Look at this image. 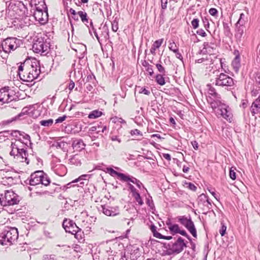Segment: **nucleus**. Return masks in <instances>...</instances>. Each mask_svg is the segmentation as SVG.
Here are the masks:
<instances>
[{
	"label": "nucleus",
	"mask_w": 260,
	"mask_h": 260,
	"mask_svg": "<svg viewBox=\"0 0 260 260\" xmlns=\"http://www.w3.org/2000/svg\"><path fill=\"white\" fill-rule=\"evenodd\" d=\"M100 29H102V31L101 34H100V38H103L104 40H107L109 38V29L108 26L106 25H104L102 28H100Z\"/></svg>",
	"instance_id": "30"
},
{
	"label": "nucleus",
	"mask_w": 260,
	"mask_h": 260,
	"mask_svg": "<svg viewBox=\"0 0 260 260\" xmlns=\"http://www.w3.org/2000/svg\"><path fill=\"white\" fill-rule=\"evenodd\" d=\"M21 40L14 37H9L1 43L3 50L6 53H10L20 46Z\"/></svg>",
	"instance_id": "8"
},
{
	"label": "nucleus",
	"mask_w": 260,
	"mask_h": 260,
	"mask_svg": "<svg viewBox=\"0 0 260 260\" xmlns=\"http://www.w3.org/2000/svg\"><path fill=\"white\" fill-rule=\"evenodd\" d=\"M197 34L202 37H205L207 36V34L202 28H200L197 31Z\"/></svg>",
	"instance_id": "56"
},
{
	"label": "nucleus",
	"mask_w": 260,
	"mask_h": 260,
	"mask_svg": "<svg viewBox=\"0 0 260 260\" xmlns=\"http://www.w3.org/2000/svg\"><path fill=\"white\" fill-rule=\"evenodd\" d=\"M128 181L131 182L134 184H135L137 185V186L139 188H141V186H142L143 188H144L142 182L140 180H138L137 178H136L135 177H134L133 176H132L130 175H127L124 182H128Z\"/></svg>",
	"instance_id": "26"
},
{
	"label": "nucleus",
	"mask_w": 260,
	"mask_h": 260,
	"mask_svg": "<svg viewBox=\"0 0 260 260\" xmlns=\"http://www.w3.org/2000/svg\"><path fill=\"white\" fill-rule=\"evenodd\" d=\"M128 189L132 193V196L138 192L136 188L131 184L128 183Z\"/></svg>",
	"instance_id": "49"
},
{
	"label": "nucleus",
	"mask_w": 260,
	"mask_h": 260,
	"mask_svg": "<svg viewBox=\"0 0 260 260\" xmlns=\"http://www.w3.org/2000/svg\"><path fill=\"white\" fill-rule=\"evenodd\" d=\"M89 175L87 174L82 175L78 178L72 181L71 182L68 183L66 185V187L68 188L72 186L77 185L78 186L82 187L85 184H87L88 178H89Z\"/></svg>",
	"instance_id": "12"
},
{
	"label": "nucleus",
	"mask_w": 260,
	"mask_h": 260,
	"mask_svg": "<svg viewBox=\"0 0 260 260\" xmlns=\"http://www.w3.org/2000/svg\"><path fill=\"white\" fill-rule=\"evenodd\" d=\"M53 171L56 175L63 176L66 174L67 169L65 166L62 164H57L53 167Z\"/></svg>",
	"instance_id": "21"
},
{
	"label": "nucleus",
	"mask_w": 260,
	"mask_h": 260,
	"mask_svg": "<svg viewBox=\"0 0 260 260\" xmlns=\"http://www.w3.org/2000/svg\"><path fill=\"white\" fill-rule=\"evenodd\" d=\"M62 226L66 232L72 234H73L76 230H79V227L71 220L64 219L62 223Z\"/></svg>",
	"instance_id": "15"
},
{
	"label": "nucleus",
	"mask_w": 260,
	"mask_h": 260,
	"mask_svg": "<svg viewBox=\"0 0 260 260\" xmlns=\"http://www.w3.org/2000/svg\"><path fill=\"white\" fill-rule=\"evenodd\" d=\"M34 16L36 20L41 24H44L48 21V15L47 11H35Z\"/></svg>",
	"instance_id": "16"
},
{
	"label": "nucleus",
	"mask_w": 260,
	"mask_h": 260,
	"mask_svg": "<svg viewBox=\"0 0 260 260\" xmlns=\"http://www.w3.org/2000/svg\"><path fill=\"white\" fill-rule=\"evenodd\" d=\"M156 81L160 85H164L165 84V79L162 75L160 74L156 76Z\"/></svg>",
	"instance_id": "41"
},
{
	"label": "nucleus",
	"mask_w": 260,
	"mask_h": 260,
	"mask_svg": "<svg viewBox=\"0 0 260 260\" xmlns=\"http://www.w3.org/2000/svg\"><path fill=\"white\" fill-rule=\"evenodd\" d=\"M180 223L185 226L193 237H197L196 229L190 215L188 217L185 216H180Z\"/></svg>",
	"instance_id": "10"
},
{
	"label": "nucleus",
	"mask_w": 260,
	"mask_h": 260,
	"mask_svg": "<svg viewBox=\"0 0 260 260\" xmlns=\"http://www.w3.org/2000/svg\"><path fill=\"white\" fill-rule=\"evenodd\" d=\"M69 163L71 165H74L76 166H79L81 165V159L80 155L78 154L72 156L69 159Z\"/></svg>",
	"instance_id": "27"
},
{
	"label": "nucleus",
	"mask_w": 260,
	"mask_h": 260,
	"mask_svg": "<svg viewBox=\"0 0 260 260\" xmlns=\"http://www.w3.org/2000/svg\"><path fill=\"white\" fill-rule=\"evenodd\" d=\"M67 118L66 115H63L61 117H59L55 120V123H61L66 120Z\"/></svg>",
	"instance_id": "60"
},
{
	"label": "nucleus",
	"mask_w": 260,
	"mask_h": 260,
	"mask_svg": "<svg viewBox=\"0 0 260 260\" xmlns=\"http://www.w3.org/2000/svg\"><path fill=\"white\" fill-rule=\"evenodd\" d=\"M208 87V92L209 95H211L212 96H209V98L207 99L208 103L210 105V100H212V101H216V100H220L221 99V96L219 94H218L215 89L214 87L212 86L211 84H208L207 85Z\"/></svg>",
	"instance_id": "18"
},
{
	"label": "nucleus",
	"mask_w": 260,
	"mask_h": 260,
	"mask_svg": "<svg viewBox=\"0 0 260 260\" xmlns=\"http://www.w3.org/2000/svg\"><path fill=\"white\" fill-rule=\"evenodd\" d=\"M180 235L186 237L190 241H192L191 237L187 234L185 230L180 229Z\"/></svg>",
	"instance_id": "51"
},
{
	"label": "nucleus",
	"mask_w": 260,
	"mask_h": 260,
	"mask_svg": "<svg viewBox=\"0 0 260 260\" xmlns=\"http://www.w3.org/2000/svg\"><path fill=\"white\" fill-rule=\"evenodd\" d=\"M24 114L23 113H20L19 114H18V115L12 118L10 120H8L7 121V123H10L11 122H12V121H16L17 120H18L20 119V117L23 115Z\"/></svg>",
	"instance_id": "50"
},
{
	"label": "nucleus",
	"mask_w": 260,
	"mask_h": 260,
	"mask_svg": "<svg viewBox=\"0 0 260 260\" xmlns=\"http://www.w3.org/2000/svg\"><path fill=\"white\" fill-rule=\"evenodd\" d=\"M235 54H236V56L232 61V65L233 67L234 71L237 72L239 71V68L241 66L240 56L239 51L238 50L235 51Z\"/></svg>",
	"instance_id": "22"
},
{
	"label": "nucleus",
	"mask_w": 260,
	"mask_h": 260,
	"mask_svg": "<svg viewBox=\"0 0 260 260\" xmlns=\"http://www.w3.org/2000/svg\"><path fill=\"white\" fill-rule=\"evenodd\" d=\"M103 114L102 112L98 110L91 111L88 115V118L90 119H95L100 117Z\"/></svg>",
	"instance_id": "36"
},
{
	"label": "nucleus",
	"mask_w": 260,
	"mask_h": 260,
	"mask_svg": "<svg viewBox=\"0 0 260 260\" xmlns=\"http://www.w3.org/2000/svg\"><path fill=\"white\" fill-rule=\"evenodd\" d=\"M11 136L14 138L15 141L11 142L10 155L14 156L17 161L26 162L28 164L29 161L26 157L27 153L25 148L28 143L30 142V136L24 132L17 130L12 131Z\"/></svg>",
	"instance_id": "1"
},
{
	"label": "nucleus",
	"mask_w": 260,
	"mask_h": 260,
	"mask_svg": "<svg viewBox=\"0 0 260 260\" xmlns=\"http://www.w3.org/2000/svg\"><path fill=\"white\" fill-rule=\"evenodd\" d=\"M101 208L100 211L107 216H114L119 213V207L117 206H111L108 205H104L101 206Z\"/></svg>",
	"instance_id": "13"
},
{
	"label": "nucleus",
	"mask_w": 260,
	"mask_h": 260,
	"mask_svg": "<svg viewBox=\"0 0 260 260\" xmlns=\"http://www.w3.org/2000/svg\"><path fill=\"white\" fill-rule=\"evenodd\" d=\"M245 30V26H235V37L237 41L240 42Z\"/></svg>",
	"instance_id": "24"
},
{
	"label": "nucleus",
	"mask_w": 260,
	"mask_h": 260,
	"mask_svg": "<svg viewBox=\"0 0 260 260\" xmlns=\"http://www.w3.org/2000/svg\"><path fill=\"white\" fill-rule=\"evenodd\" d=\"M73 235H74L75 238L77 239L79 242H80L81 240H83L84 234L82 230L79 228V230H76Z\"/></svg>",
	"instance_id": "34"
},
{
	"label": "nucleus",
	"mask_w": 260,
	"mask_h": 260,
	"mask_svg": "<svg viewBox=\"0 0 260 260\" xmlns=\"http://www.w3.org/2000/svg\"><path fill=\"white\" fill-rule=\"evenodd\" d=\"M210 101L211 107L218 115H220L229 122L232 121L233 114L231 108L228 105L222 103L220 100L212 101L210 100Z\"/></svg>",
	"instance_id": "2"
},
{
	"label": "nucleus",
	"mask_w": 260,
	"mask_h": 260,
	"mask_svg": "<svg viewBox=\"0 0 260 260\" xmlns=\"http://www.w3.org/2000/svg\"><path fill=\"white\" fill-rule=\"evenodd\" d=\"M250 111L253 116L260 113V95L252 103Z\"/></svg>",
	"instance_id": "19"
},
{
	"label": "nucleus",
	"mask_w": 260,
	"mask_h": 260,
	"mask_svg": "<svg viewBox=\"0 0 260 260\" xmlns=\"http://www.w3.org/2000/svg\"><path fill=\"white\" fill-rule=\"evenodd\" d=\"M35 5V11H41L48 12L47 7L45 4V0H34Z\"/></svg>",
	"instance_id": "20"
},
{
	"label": "nucleus",
	"mask_w": 260,
	"mask_h": 260,
	"mask_svg": "<svg viewBox=\"0 0 260 260\" xmlns=\"http://www.w3.org/2000/svg\"><path fill=\"white\" fill-rule=\"evenodd\" d=\"M169 229L172 233H179V226L175 223L169 228Z\"/></svg>",
	"instance_id": "43"
},
{
	"label": "nucleus",
	"mask_w": 260,
	"mask_h": 260,
	"mask_svg": "<svg viewBox=\"0 0 260 260\" xmlns=\"http://www.w3.org/2000/svg\"><path fill=\"white\" fill-rule=\"evenodd\" d=\"M209 13L211 15L216 16L218 14V11L216 9L212 8L209 9Z\"/></svg>",
	"instance_id": "52"
},
{
	"label": "nucleus",
	"mask_w": 260,
	"mask_h": 260,
	"mask_svg": "<svg viewBox=\"0 0 260 260\" xmlns=\"http://www.w3.org/2000/svg\"><path fill=\"white\" fill-rule=\"evenodd\" d=\"M230 178L234 180L236 179V172L234 171V170H232L231 169H230Z\"/></svg>",
	"instance_id": "59"
},
{
	"label": "nucleus",
	"mask_w": 260,
	"mask_h": 260,
	"mask_svg": "<svg viewBox=\"0 0 260 260\" xmlns=\"http://www.w3.org/2000/svg\"><path fill=\"white\" fill-rule=\"evenodd\" d=\"M169 48L170 50L172 51L176 54V57L179 58L178 55H179V50L176 44L175 43L174 40H171L170 41V44Z\"/></svg>",
	"instance_id": "29"
},
{
	"label": "nucleus",
	"mask_w": 260,
	"mask_h": 260,
	"mask_svg": "<svg viewBox=\"0 0 260 260\" xmlns=\"http://www.w3.org/2000/svg\"><path fill=\"white\" fill-rule=\"evenodd\" d=\"M203 48L198 52L200 54H211L213 50L215 49L216 45L213 41L205 42L203 44Z\"/></svg>",
	"instance_id": "14"
},
{
	"label": "nucleus",
	"mask_w": 260,
	"mask_h": 260,
	"mask_svg": "<svg viewBox=\"0 0 260 260\" xmlns=\"http://www.w3.org/2000/svg\"><path fill=\"white\" fill-rule=\"evenodd\" d=\"M42 260H57V257L55 254H45L43 256Z\"/></svg>",
	"instance_id": "40"
},
{
	"label": "nucleus",
	"mask_w": 260,
	"mask_h": 260,
	"mask_svg": "<svg viewBox=\"0 0 260 260\" xmlns=\"http://www.w3.org/2000/svg\"><path fill=\"white\" fill-rule=\"evenodd\" d=\"M199 20L198 18H194L191 22L192 27L196 29L199 27Z\"/></svg>",
	"instance_id": "46"
},
{
	"label": "nucleus",
	"mask_w": 260,
	"mask_h": 260,
	"mask_svg": "<svg viewBox=\"0 0 260 260\" xmlns=\"http://www.w3.org/2000/svg\"><path fill=\"white\" fill-rule=\"evenodd\" d=\"M207 198L208 196L204 193L200 195L197 199L198 205L202 207L203 205H205Z\"/></svg>",
	"instance_id": "33"
},
{
	"label": "nucleus",
	"mask_w": 260,
	"mask_h": 260,
	"mask_svg": "<svg viewBox=\"0 0 260 260\" xmlns=\"http://www.w3.org/2000/svg\"><path fill=\"white\" fill-rule=\"evenodd\" d=\"M111 139L112 141H117L119 143H121V140L119 139L118 136L115 135H112L111 137Z\"/></svg>",
	"instance_id": "63"
},
{
	"label": "nucleus",
	"mask_w": 260,
	"mask_h": 260,
	"mask_svg": "<svg viewBox=\"0 0 260 260\" xmlns=\"http://www.w3.org/2000/svg\"><path fill=\"white\" fill-rule=\"evenodd\" d=\"M156 67L158 70V71L161 74H165V70L164 68L161 66V64L159 63H157L156 64Z\"/></svg>",
	"instance_id": "55"
},
{
	"label": "nucleus",
	"mask_w": 260,
	"mask_h": 260,
	"mask_svg": "<svg viewBox=\"0 0 260 260\" xmlns=\"http://www.w3.org/2000/svg\"><path fill=\"white\" fill-rule=\"evenodd\" d=\"M167 253L169 255L176 254L179 253V238L173 243L172 242L168 244Z\"/></svg>",
	"instance_id": "17"
},
{
	"label": "nucleus",
	"mask_w": 260,
	"mask_h": 260,
	"mask_svg": "<svg viewBox=\"0 0 260 260\" xmlns=\"http://www.w3.org/2000/svg\"><path fill=\"white\" fill-rule=\"evenodd\" d=\"M235 82L236 83V81L228 75L221 73L216 76L213 84L216 86L224 87L228 90H231L235 88Z\"/></svg>",
	"instance_id": "7"
},
{
	"label": "nucleus",
	"mask_w": 260,
	"mask_h": 260,
	"mask_svg": "<svg viewBox=\"0 0 260 260\" xmlns=\"http://www.w3.org/2000/svg\"><path fill=\"white\" fill-rule=\"evenodd\" d=\"M163 42V39H159L158 40L155 41L153 44L152 46L156 49L159 48L160 46L161 45Z\"/></svg>",
	"instance_id": "47"
},
{
	"label": "nucleus",
	"mask_w": 260,
	"mask_h": 260,
	"mask_svg": "<svg viewBox=\"0 0 260 260\" xmlns=\"http://www.w3.org/2000/svg\"><path fill=\"white\" fill-rule=\"evenodd\" d=\"M139 92L141 93H144L146 95H149L150 93V92L149 90L146 89L144 87L141 88Z\"/></svg>",
	"instance_id": "62"
},
{
	"label": "nucleus",
	"mask_w": 260,
	"mask_h": 260,
	"mask_svg": "<svg viewBox=\"0 0 260 260\" xmlns=\"http://www.w3.org/2000/svg\"><path fill=\"white\" fill-rule=\"evenodd\" d=\"M223 32L225 36L231 37L233 35L228 23L223 22Z\"/></svg>",
	"instance_id": "32"
},
{
	"label": "nucleus",
	"mask_w": 260,
	"mask_h": 260,
	"mask_svg": "<svg viewBox=\"0 0 260 260\" xmlns=\"http://www.w3.org/2000/svg\"><path fill=\"white\" fill-rule=\"evenodd\" d=\"M18 238V232L16 228L5 227L0 231V243L3 245H11Z\"/></svg>",
	"instance_id": "3"
},
{
	"label": "nucleus",
	"mask_w": 260,
	"mask_h": 260,
	"mask_svg": "<svg viewBox=\"0 0 260 260\" xmlns=\"http://www.w3.org/2000/svg\"><path fill=\"white\" fill-rule=\"evenodd\" d=\"M131 134L132 136H133V135H140L141 136H142V134L138 129H135L132 130L131 131Z\"/></svg>",
	"instance_id": "61"
},
{
	"label": "nucleus",
	"mask_w": 260,
	"mask_h": 260,
	"mask_svg": "<svg viewBox=\"0 0 260 260\" xmlns=\"http://www.w3.org/2000/svg\"><path fill=\"white\" fill-rule=\"evenodd\" d=\"M77 14L80 16L81 21L85 24L87 25V23H89V19L87 18V14L84 11H79L77 12Z\"/></svg>",
	"instance_id": "31"
},
{
	"label": "nucleus",
	"mask_w": 260,
	"mask_h": 260,
	"mask_svg": "<svg viewBox=\"0 0 260 260\" xmlns=\"http://www.w3.org/2000/svg\"><path fill=\"white\" fill-rule=\"evenodd\" d=\"M28 75H30L29 74V72L27 71L26 72L24 73H19V77L21 80H22L23 81L26 82H31L32 81V80L28 76Z\"/></svg>",
	"instance_id": "35"
},
{
	"label": "nucleus",
	"mask_w": 260,
	"mask_h": 260,
	"mask_svg": "<svg viewBox=\"0 0 260 260\" xmlns=\"http://www.w3.org/2000/svg\"><path fill=\"white\" fill-rule=\"evenodd\" d=\"M187 241H185L180 237V252L183 250L184 247H186Z\"/></svg>",
	"instance_id": "45"
},
{
	"label": "nucleus",
	"mask_w": 260,
	"mask_h": 260,
	"mask_svg": "<svg viewBox=\"0 0 260 260\" xmlns=\"http://www.w3.org/2000/svg\"><path fill=\"white\" fill-rule=\"evenodd\" d=\"M245 15L244 13H242L240 15V17L238 21L235 24V26H245V24L246 23V20L244 19Z\"/></svg>",
	"instance_id": "37"
},
{
	"label": "nucleus",
	"mask_w": 260,
	"mask_h": 260,
	"mask_svg": "<svg viewBox=\"0 0 260 260\" xmlns=\"http://www.w3.org/2000/svg\"><path fill=\"white\" fill-rule=\"evenodd\" d=\"M72 147L76 150H81L84 149L85 145L81 139L74 140L72 142Z\"/></svg>",
	"instance_id": "25"
},
{
	"label": "nucleus",
	"mask_w": 260,
	"mask_h": 260,
	"mask_svg": "<svg viewBox=\"0 0 260 260\" xmlns=\"http://www.w3.org/2000/svg\"><path fill=\"white\" fill-rule=\"evenodd\" d=\"M226 230V226L224 224H222L221 228L219 231V232L221 236H223L224 235Z\"/></svg>",
	"instance_id": "53"
},
{
	"label": "nucleus",
	"mask_w": 260,
	"mask_h": 260,
	"mask_svg": "<svg viewBox=\"0 0 260 260\" xmlns=\"http://www.w3.org/2000/svg\"><path fill=\"white\" fill-rule=\"evenodd\" d=\"M53 123L52 119H49L47 120H42L40 121V124L45 127H49L51 126Z\"/></svg>",
	"instance_id": "38"
},
{
	"label": "nucleus",
	"mask_w": 260,
	"mask_h": 260,
	"mask_svg": "<svg viewBox=\"0 0 260 260\" xmlns=\"http://www.w3.org/2000/svg\"><path fill=\"white\" fill-rule=\"evenodd\" d=\"M202 22L205 28L210 33V32L208 30L210 26V23L209 22L208 19L206 17L202 18Z\"/></svg>",
	"instance_id": "44"
},
{
	"label": "nucleus",
	"mask_w": 260,
	"mask_h": 260,
	"mask_svg": "<svg viewBox=\"0 0 260 260\" xmlns=\"http://www.w3.org/2000/svg\"><path fill=\"white\" fill-rule=\"evenodd\" d=\"M25 183L32 186L40 184L47 186L50 184V180L47 174H45L43 171H38L32 173L30 178L25 181Z\"/></svg>",
	"instance_id": "4"
},
{
	"label": "nucleus",
	"mask_w": 260,
	"mask_h": 260,
	"mask_svg": "<svg viewBox=\"0 0 260 260\" xmlns=\"http://www.w3.org/2000/svg\"><path fill=\"white\" fill-rule=\"evenodd\" d=\"M19 91L17 88L4 87L0 89V102L3 103H8L19 99Z\"/></svg>",
	"instance_id": "6"
},
{
	"label": "nucleus",
	"mask_w": 260,
	"mask_h": 260,
	"mask_svg": "<svg viewBox=\"0 0 260 260\" xmlns=\"http://www.w3.org/2000/svg\"><path fill=\"white\" fill-rule=\"evenodd\" d=\"M20 201L19 196L12 190H6L0 194V204L3 207L17 205Z\"/></svg>",
	"instance_id": "5"
},
{
	"label": "nucleus",
	"mask_w": 260,
	"mask_h": 260,
	"mask_svg": "<svg viewBox=\"0 0 260 260\" xmlns=\"http://www.w3.org/2000/svg\"><path fill=\"white\" fill-rule=\"evenodd\" d=\"M11 131H5L0 132V137H8L11 136Z\"/></svg>",
	"instance_id": "54"
},
{
	"label": "nucleus",
	"mask_w": 260,
	"mask_h": 260,
	"mask_svg": "<svg viewBox=\"0 0 260 260\" xmlns=\"http://www.w3.org/2000/svg\"><path fill=\"white\" fill-rule=\"evenodd\" d=\"M27 71L30 75L28 76L34 81L38 78L41 73V68L40 62L36 59H34L31 61V64L28 69Z\"/></svg>",
	"instance_id": "11"
},
{
	"label": "nucleus",
	"mask_w": 260,
	"mask_h": 260,
	"mask_svg": "<svg viewBox=\"0 0 260 260\" xmlns=\"http://www.w3.org/2000/svg\"><path fill=\"white\" fill-rule=\"evenodd\" d=\"M133 197L135 198L136 201L138 203L139 205L142 206L143 204V201L139 192L133 195Z\"/></svg>",
	"instance_id": "42"
},
{
	"label": "nucleus",
	"mask_w": 260,
	"mask_h": 260,
	"mask_svg": "<svg viewBox=\"0 0 260 260\" xmlns=\"http://www.w3.org/2000/svg\"><path fill=\"white\" fill-rule=\"evenodd\" d=\"M89 24L90 26H87V27H88L90 34L92 35V32H93L99 42L101 43V41L102 40V39H100V37L99 36L96 29L94 28L91 20H90Z\"/></svg>",
	"instance_id": "28"
},
{
	"label": "nucleus",
	"mask_w": 260,
	"mask_h": 260,
	"mask_svg": "<svg viewBox=\"0 0 260 260\" xmlns=\"http://www.w3.org/2000/svg\"><path fill=\"white\" fill-rule=\"evenodd\" d=\"M147 71L149 73L150 76H152L153 74V70L151 65L148 64L147 68Z\"/></svg>",
	"instance_id": "64"
},
{
	"label": "nucleus",
	"mask_w": 260,
	"mask_h": 260,
	"mask_svg": "<svg viewBox=\"0 0 260 260\" xmlns=\"http://www.w3.org/2000/svg\"><path fill=\"white\" fill-rule=\"evenodd\" d=\"M118 29V23L116 20H114L112 22V29L114 32H116Z\"/></svg>",
	"instance_id": "48"
},
{
	"label": "nucleus",
	"mask_w": 260,
	"mask_h": 260,
	"mask_svg": "<svg viewBox=\"0 0 260 260\" xmlns=\"http://www.w3.org/2000/svg\"><path fill=\"white\" fill-rule=\"evenodd\" d=\"M49 46L47 42H44L43 38H38L32 45L33 51L42 55H46L49 51Z\"/></svg>",
	"instance_id": "9"
},
{
	"label": "nucleus",
	"mask_w": 260,
	"mask_h": 260,
	"mask_svg": "<svg viewBox=\"0 0 260 260\" xmlns=\"http://www.w3.org/2000/svg\"><path fill=\"white\" fill-rule=\"evenodd\" d=\"M56 148H62L65 145V143L63 142H57L55 144L53 145Z\"/></svg>",
	"instance_id": "58"
},
{
	"label": "nucleus",
	"mask_w": 260,
	"mask_h": 260,
	"mask_svg": "<svg viewBox=\"0 0 260 260\" xmlns=\"http://www.w3.org/2000/svg\"><path fill=\"white\" fill-rule=\"evenodd\" d=\"M100 126H93L91 127L89 129V131L93 132H96L97 133H99L101 132V130L100 129Z\"/></svg>",
	"instance_id": "57"
},
{
	"label": "nucleus",
	"mask_w": 260,
	"mask_h": 260,
	"mask_svg": "<svg viewBox=\"0 0 260 260\" xmlns=\"http://www.w3.org/2000/svg\"><path fill=\"white\" fill-rule=\"evenodd\" d=\"M107 172L108 173L112 176H114L115 175L117 176L118 178L120 179V180L122 181L123 182L125 181L127 176V175L125 174L117 172L112 168H107Z\"/></svg>",
	"instance_id": "23"
},
{
	"label": "nucleus",
	"mask_w": 260,
	"mask_h": 260,
	"mask_svg": "<svg viewBox=\"0 0 260 260\" xmlns=\"http://www.w3.org/2000/svg\"><path fill=\"white\" fill-rule=\"evenodd\" d=\"M183 185L184 187L187 188L193 191H195L197 188V187L194 185V184L191 182H187L185 181L184 182H183Z\"/></svg>",
	"instance_id": "39"
}]
</instances>
